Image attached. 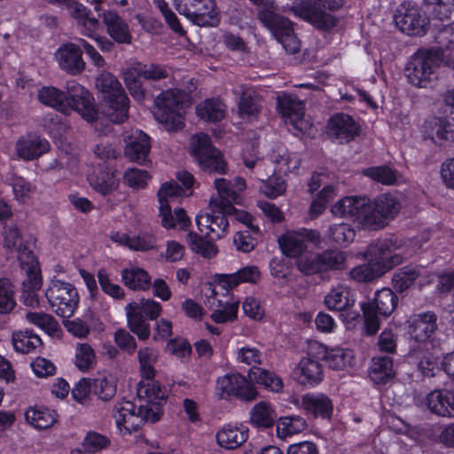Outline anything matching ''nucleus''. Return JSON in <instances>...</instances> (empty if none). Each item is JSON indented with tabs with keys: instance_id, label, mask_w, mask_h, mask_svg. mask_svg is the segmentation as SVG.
I'll use <instances>...</instances> for the list:
<instances>
[{
	"instance_id": "obj_20",
	"label": "nucleus",
	"mask_w": 454,
	"mask_h": 454,
	"mask_svg": "<svg viewBox=\"0 0 454 454\" xmlns=\"http://www.w3.org/2000/svg\"><path fill=\"white\" fill-rule=\"evenodd\" d=\"M440 346L434 349L430 346L413 345L409 352V359L416 363L421 373L427 377L434 375V371L438 369L440 357Z\"/></svg>"
},
{
	"instance_id": "obj_3",
	"label": "nucleus",
	"mask_w": 454,
	"mask_h": 454,
	"mask_svg": "<svg viewBox=\"0 0 454 454\" xmlns=\"http://www.w3.org/2000/svg\"><path fill=\"white\" fill-rule=\"evenodd\" d=\"M342 5L343 0H294L291 9L317 28L330 30L336 26L337 20L324 10L335 11Z\"/></svg>"
},
{
	"instance_id": "obj_64",
	"label": "nucleus",
	"mask_w": 454,
	"mask_h": 454,
	"mask_svg": "<svg viewBox=\"0 0 454 454\" xmlns=\"http://www.w3.org/2000/svg\"><path fill=\"white\" fill-rule=\"evenodd\" d=\"M325 360L330 368L343 370L351 364L353 355L348 349H333L326 355Z\"/></svg>"
},
{
	"instance_id": "obj_26",
	"label": "nucleus",
	"mask_w": 454,
	"mask_h": 454,
	"mask_svg": "<svg viewBox=\"0 0 454 454\" xmlns=\"http://www.w3.org/2000/svg\"><path fill=\"white\" fill-rule=\"evenodd\" d=\"M260 270L256 266H246L232 274L218 275L216 286L224 294L241 283L255 284L260 279Z\"/></svg>"
},
{
	"instance_id": "obj_54",
	"label": "nucleus",
	"mask_w": 454,
	"mask_h": 454,
	"mask_svg": "<svg viewBox=\"0 0 454 454\" xmlns=\"http://www.w3.org/2000/svg\"><path fill=\"white\" fill-rule=\"evenodd\" d=\"M307 427L306 420L300 416L280 418L277 424V434L280 438L299 434Z\"/></svg>"
},
{
	"instance_id": "obj_2",
	"label": "nucleus",
	"mask_w": 454,
	"mask_h": 454,
	"mask_svg": "<svg viewBox=\"0 0 454 454\" xmlns=\"http://www.w3.org/2000/svg\"><path fill=\"white\" fill-rule=\"evenodd\" d=\"M398 298L389 288H382L375 293L374 298L361 304L364 332L373 335L380 330L381 320L389 317L395 309Z\"/></svg>"
},
{
	"instance_id": "obj_23",
	"label": "nucleus",
	"mask_w": 454,
	"mask_h": 454,
	"mask_svg": "<svg viewBox=\"0 0 454 454\" xmlns=\"http://www.w3.org/2000/svg\"><path fill=\"white\" fill-rule=\"evenodd\" d=\"M294 379L301 385L314 386L323 380V367L320 362L312 357H303L293 370Z\"/></svg>"
},
{
	"instance_id": "obj_32",
	"label": "nucleus",
	"mask_w": 454,
	"mask_h": 454,
	"mask_svg": "<svg viewBox=\"0 0 454 454\" xmlns=\"http://www.w3.org/2000/svg\"><path fill=\"white\" fill-rule=\"evenodd\" d=\"M428 409L442 417H454V392L450 390H435L427 396Z\"/></svg>"
},
{
	"instance_id": "obj_48",
	"label": "nucleus",
	"mask_w": 454,
	"mask_h": 454,
	"mask_svg": "<svg viewBox=\"0 0 454 454\" xmlns=\"http://www.w3.org/2000/svg\"><path fill=\"white\" fill-rule=\"evenodd\" d=\"M226 106L219 98H209L196 107L197 115L207 121L216 122L223 119Z\"/></svg>"
},
{
	"instance_id": "obj_52",
	"label": "nucleus",
	"mask_w": 454,
	"mask_h": 454,
	"mask_svg": "<svg viewBox=\"0 0 454 454\" xmlns=\"http://www.w3.org/2000/svg\"><path fill=\"white\" fill-rule=\"evenodd\" d=\"M321 273L340 270L345 268L346 254L337 249H328L317 254Z\"/></svg>"
},
{
	"instance_id": "obj_44",
	"label": "nucleus",
	"mask_w": 454,
	"mask_h": 454,
	"mask_svg": "<svg viewBox=\"0 0 454 454\" xmlns=\"http://www.w3.org/2000/svg\"><path fill=\"white\" fill-rule=\"evenodd\" d=\"M159 350L152 347H144L137 351L139 372L145 380H153L157 371L155 365L159 359Z\"/></svg>"
},
{
	"instance_id": "obj_22",
	"label": "nucleus",
	"mask_w": 454,
	"mask_h": 454,
	"mask_svg": "<svg viewBox=\"0 0 454 454\" xmlns=\"http://www.w3.org/2000/svg\"><path fill=\"white\" fill-rule=\"evenodd\" d=\"M64 6L70 16L76 20L77 25L81 27L82 34L93 38L100 24L98 19L90 17V11L76 0H67Z\"/></svg>"
},
{
	"instance_id": "obj_36",
	"label": "nucleus",
	"mask_w": 454,
	"mask_h": 454,
	"mask_svg": "<svg viewBox=\"0 0 454 454\" xmlns=\"http://www.w3.org/2000/svg\"><path fill=\"white\" fill-rule=\"evenodd\" d=\"M128 327L140 340H146L151 335L150 325L139 311L137 302H130L125 307Z\"/></svg>"
},
{
	"instance_id": "obj_56",
	"label": "nucleus",
	"mask_w": 454,
	"mask_h": 454,
	"mask_svg": "<svg viewBox=\"0 0 454 454\" xmlns=\"http://www.w3.org/2000/svg\"><path fill=\"white\" fill-rule=\"evenodd\" d=\"M384 269L368 260L367 263L353 268L350 272V278L357 282H371L382 275H384Z\"/></svg>"
},
{
	"instance_id": "obj_39",
	"label": "nucleus",
	"mask_w": 454,
	"mask_h": 454,
	"mask_svg": "<svg viewBox=\"0 0 454 454\" xmlns=\"http://www.w3.org/2000/svg\"><path fill=\"white\" fill-rule=\"evenodd\" d=\"M369 375L376 384L387 383L395 375L392 358L387 356L373 357Z\"/></svg>"
},
{
	"instance_id": "obj_25",
	"label": "nucleus",
	"mask_w": 454,
	"mask_h": 454,
	"mask_svg": "<svg viewBox=\"0 0 454 454\" xmlns=\"http://www.w3.org/2000/svg\"><path fill=\"white\" fill-rule=\"evenodd\" d=\"M220 291L215 286L214 288H209V294H207V304L214 310L211 318L217 324L233 321L237 317L239 304L219 300L217 295Z\"/></svg>"
},
{
	"instance_id": "obj_1",
	"label": "nucleus",
	"mask_w": 454,
	"mask_h": 454,
	"mask_svg": "<svg viewBox=\"0 0 454 454\" xmlns=\"http://www.w3.org/2000/svg\"><path fill=\"white\" fill-rule=\"evenodd\" d=\"M96 86L103 94L104 114L114 123L128 119L129 98L121 82L108 72H102L97 78Z\"/></svg>"
},
{
	"instance_id": "obj_59",
	"label": "nucleus",
	"mask_w": 454,
	"mask_h": 454,
	"mask_svg": "<svg viewBox=\"0 0 454 454\" xmlns=\"http://www.w3.org/2000/svg\"><path fill=\"white\" fill-rule=\"evenodd\" d=\"M363 174L385 185H392L396 182V172L387 166L371 167L364 169Z\"/></svg>"
},
{
	"instance_id": "obj_62",
	"label": "nucleus",
	"mask_w": 454,
	"mask_h": 454,
	"mask_svg": "<svg viewBox=\"0 0 454 454\" xmlns=\"http://www.w3.org/2000/svg\"><path fill=\"white\" fill-rule=\"evenodd\" d=\"M10 184L12 187L14 198L20 203H26L35 191V186L22 176H13Z\"/></svg>"
},
{
	"instance_id": "obj_14",
	"label": "nucleus",
	"mask_w": 454,
	"mask_h": 454,
	"mask_svg": "<svg viewBox=\"0 0 454 454\" xmlns=\"http://www.w3.org/2000/svg\"><path fill=\"white\" fill-rule=\"evenodd\" d=\"M66 90L67 114L70 110H74L87 121H95L98 113L93 104V97L90 91L75 81L67 82Z\"/></svg>"
},
{
	"instance_id": "obj_41",
	"label": "nucleus",
	"mask_w": 454,
	"mask_h": 454,
	"mask_svg": "<svg viewBox=\"0 0 454 454\" xmlns=\"http://www.w3.org/2000/svg\"><path fill=\"white\" fill-rule=\"evenodd\" d=\"M121 281L131 290H146L151 286V277L144 269L130 266L121 271Z\"/></svg>"
},
{
	"instance_id": "obj_17",
	"label": "nucleus",
	"mask_w": 454,
	"mask_h": 454,
	"mask_svg": "<svg viewBox=\"0 0 454 454\" xmlns=\"http://www.w3.org/2000/svg\"><path fill=\"white\" fill-rule=\"evenodd\" d=\"M231 214L210 205V212H200L196 216L197 225L200 231L210 239H222L227 234L229 227L227 216Z\"/></svg>"
},
{
	"instance_id": "obj_13",
	"label": "nucleus",
	"mask_w": 454,
	"mask_h": 454,
	"mask_svg": "<svg viewBox=\"0 0 454 454\" xmlns=\"http://www.w3.org/2000/svg\"><path fill=\"white\" fill-rule=\"evenodd\" d=\"M438 329L437 316L433 311L415 314L409 320V333L417 342L415 345H426L434 349L440 341L435 337Z\"/></svg>"
},
{
	"instance_id": "obj_58",
	"label": "nucleus",
	"mask_w": 454,
	"mask_h": 454,
	"mask_svg": "<svg viewBox=\"0 0 454 454\" xmlns=\"http://www.w3.org/2000/svg\"><path fill=\"white\" fill-rule=\"evenodd\" d=\"M16 306L15 290L8 278H0V314L10 313Z\"/></svg>"
},
{
	"instance_id": "obj_46",
	"label": "nucleus",
	"mask_w": 454,
	"mask_h": 454,
	"mask_svg": "<svg viewBox=\"0 0 454 454\" xmlns=\"http://www.w3.org/2000/svg\"><path fill=\"white\" fill-rule=\"evenodd\" d=\"M92 188L103 196L116 191L120 184V178L114 170H101L90 180Z\"/></svg>"
},
{
	"instance_id": "obj_60",
	"label": "nucleus",
	"mask_w": 454,
	"mask_h": 454,
	"mask_svg": "<svg viewBox=\"0 0 454 454\" xmlns=\"http://www.w3.org/2000/svg\"><path fill=\"white\" fill-rule=\"evenodd\" d=\"M187 240L192 250L203 257L211 258L217 253L216 247L211 241L205 240L196 233L190 232L187 236Z\"/></svg>"
},
{
	"instance_id": "obj_18",
	"label": "nucleus",
	"mask_w": 454,
	"mask_h": 454,
	"mask_svg": "<svg viewBox=\"0 0 454 454\" xmlns=\"http://www.w3.org/2000/svg\"><path fill=\"white\" fill-rule=\"evenodd\" d=\"M360 131L356 121L348 114L338 113L330 117L327 121L326 134L330 139L340 144L353 140Z\"/></svg>"
},
{
	"instance_id": "obj_4",
	"label": "nucleus",
	"mask_w": 454,
	"mask_h": 454,
	"mask_svg": "<svg viewBox=\"0 0 454 454\" xmlns=\"http://www.w3.org/2000/svg\"><path fill=\"white\" fill-rule=\"evenodd\" d=\"M186 94L180 90H168L160 93L155 99L154 116L168 130L184 127L181 112Z\"/></svg>"
},
{
	"instance_id": "obj_38",
	"label": "nucleus",
	"mask_w": 454,
	"mask_h": 454,
	"mask_svg": "<svg viewBox=\"0 0 454 454\" xmlns=\"http://www.w3.org/2000/svg\"><path fill=\"white\" fill-rule=\"evenodd\" d=\"M425 128L440 142H454V117H433L426 121Z\"/></svg>"
},
{
	"instance_id": "obj_5",
	"label": "nucleus",
	"mask_w": 454,
	"mask_h": 454,
	"mask_svg": "<svg viewBox=\"0 0 454 454\" xmlns=\"http://www.w3.org/2000/svg\"><path fill=\"white\" fill-rule=\"evenodd\" d=\"M45 296L52 310L64 318L71 317L78 307V291L69 282L52 279L45 291Z\"/></svg>"
},
{
	"instance_id": "obj_40",
	"label": "nucleus",
	"mask_w": 454,
	"mask_h": 454,
	"mask_svg": "<svg viewBox=\"0 0 454 454\" xmlns=\"http://www.w3.org/2000/svg\"><path fill=\"white\" fill-rule=\"evenodd\" d=\"M111 239L113 241L126 246L135 251L150 250L154 247L156 243L154 236L148 233L130 237L126 233L115 232L112 234Z\"/></svg>"
},
{
	"instance_id": "obj_30",
	"label": "nucleus",
	"mask_w": 454,
	"mask_h": 454,
	"mask_svg": "<svg viewBox=\"0 0 454 454\" xmlns=\"http://www.w3.org/2000/svg\"><path fill=\"white\" fill-rule=\"evenodd\" d=\"M301 407L314 418H330L333 411L332 400L323 393H308L301 396Z\"/></svg>"
},
{
	"instance_id": "obj_47",
	"label": "nucleus",
	"mask_w": 454,
	"mask_h": 454,
	"mask_svg": "<svg viewBox=\"0 0 454 454\" xmlns=\"http://www.w3.org/2000/svg\"><path fill=\"white\" fill-rule=\"evenodd\" d=\"M38 100L44 106L67 114L66 92L53 86H44L38 90Z\"/></svg>"
},
{
	"instance_id": "obj_8",
	"label": "nucleus",
	"mask_w": 454,
	"mask_h": 454,
	"mask_svg": "<svg viewBox=\"0 0 454 454\" xmlns=\"http://www.w3.org/2000/svg\"><path fill=\"white\" fill-rule=\"evenodd\" d=\"M176 11L200 27H215L220 22L214 0H176Z\"/></svg>"
},
{
	"instance_id": "obj_19",
	"label": "nucleus",
	"mask_w": 454,
	"mask_h": 454,
	"mask_svg": "<svg viewBox=\"0 0 454 454\" xmlns=\"http://www.w3.org/2000/svg\"><path fill=\"white\" fill-rule=\"evenodd\" d=\"M55 56L60 68L69 74L76 75L85 69L86 64L82 59V51L75 43H67L61 45Z\"/></svg>"
},
{
	"instance_id": "obj_37",
	"label": "nucleus",
	"mask_w": 454,
	"mask_h": 454,
	"mask_svg": "<svg viewBox=\"0 0 454 454\" xmlns=\"http://www.w3.org/2000/svg\"><path fill=\"white\" fill-rule=\"evenodd\" d=\"M356 302L352 291L345 286H338L325 295V304L331 310L344 311Z\"/></svg>"
},
{
	"instance_id": "obj_34",
	"label": "nucleus",
	"mask_w": 454,
	"mask_h": 454,
	"mask_svg": "<svg viewBox=\"0 0 454 454\" xmlns=\"http://www.w3.org/2000/svg\"><path fill=\"white\" fill-rule=\"evenodd\" d=\"M366 200L361 197H346L332 207V213L337 216L356 217L364 224Z\"/></svg>"
},
{
	"instance_id": "obj_9",
	"label": "nucleus",
	"mask_w": 454,
	"mask_h": 454,
	"mask_svg": "<svg viewBox=\"0 0 454 454\" xmlns=\"http://www.w3.org/2000/svg\"><path fill=\"white\" fill-rule=\"evenodd\" d=\"M151 415L147 414L143 405L122 400L114 405L113 416L121 432L131 434L137 432L145 422H151V418L157 411L151 410Z\"/></svg>"
},
{
	"instance_id": "obj_35",
	"label": "nucleus",
	"mask_w": 454,
	"mask_h": 454,
	"mask_svg": "<svg viewBox=\"0 0 454 454\" xmlns=\"http://www.w3.org/2000/svg\"><path fill=\"white\" fill-rule=\"evenodd\" d=\"M15 251L18 252V260L22 270L30 280V286L32 288H40V269L33 252L24 245H20Z\"/></svg>"
},
{
	"instance_id": "obj_21",
	"label": "nucleus",
	"mask_w": 454,
	"mask_h": 454,
	"mask_svg": "<svg viewBox=\"0 0 454 454\" xmlns=\"http://www.w3.org/2000/svg\"><path fill=\"white\" fill-rule=\"evenodd\" d=\"M278 112L295 130L302 131L304 129V106L301 101L290 95H281L277 98Z\"/></svg>"
},
{
	"instance_id": "obj_42",
	"label": "nucleus",
	"mask_w": 454,
	"mask_h": 454,
	"mask_svg": "<svg viewBox=\"0 0 454 454\" xmlns=\"http://www.w3.org/2000/svg\"><path fill=\"white\" fill-rule=\"evenodd\" d=\"M12 342L14 349L21 354L36 351L43 345L41 338L28 330L14 331L12 335Z\"/></svg>"
},
{
	"instance_id": "obj_24",
	"label": "nucleus",
	"mask_w": 454,
	"mask_h": 454,
	"mask_svg": "<svg viewBox=\"0 0 454 454\" xmlns=\"http://www.w3.org/2000/svg\"><path fill=\"white\" fill-rule=\"evenodd\" d=\"M15 148L20 158L24 160H34L49 152L51 145L43 137L35 134H28L17 141Z\"/></svg>"
},
{
	"instance_id": "obj_61",
	"label": "nucleus",
	"mask_w": 454,
	"mask_h": 454,
	"mask_svg": "<svg viewBox=\"0 0 454 454\" xmlns=\"http://www.w3.org/2000/svg\"><path fill=\"white\" fill-rule=\"evenodd\" d=\"M329 239L340 246H347L355 238V231L347 223L333 224L328 231Z\"/></svg>"
},
{
	"instance_id": "obj_11",
	"label": "nucleus",
	"mask_w": 454,
	"mask_h": 454,
	"mask_svg": "<svg viewBox=\"0 0 454 454\" xmlns=\"http://www.w3.org/2000/svg\"><path fill=\"white\" fill-rule=\"evenodd\" d=\"M403 244L397 239H379L372 243L366 251L367 260L379 266H384V274L403 262Z\"/></svg>"
},
{
	"instance_id": "obj_45",
	"label": "nucleus",
	"mask_w": 454,
	"mask_h": 454,
	"mask_svg": "<svg viewBox=\"0 0 454 454\" xmlns=\"http://www.w3.org/2000/svg\"><path fill=\"white\" fill-rule=\"evenodd\" d=\"M278 244L284 254L289 257H300L307 249L304 238L299 231H287L278 238Z\"/></svg>"
},
{
	"instance_id": "obj_53",
	"label": "nucleus",
	"mask_w": 454,
	"mask_h": 454,
	"mask_svg": "<svg viewBox=\"0 0 454 454\" xmlns=\"http://www.w3.org/2000/svg\"><path fill=\"white\" fill-rule=\"evenodd\" d=\"M420 268L418 266H405L398 270L393 276V287L402 293L407 290L420 275Z\"/></svg>"
},
{
	"instance_id": "obj_15",
	"label": "nucleus",
	"mask_w": 454,
	"mask_h": 454,
	"mask_svg": "<svg viewBox=\"0 0 454 454\" xmlns=\"http://www.w3.org/2000/svg\"><path fill=\"white\" fill-rule=\"evenodd\" d=\"M216 389L223 399L235 396L242 401L255 400L258 392L254 386L241 374H227L216 381Z\"/></svg>"
},
{
	"instance_id": "obj_29",
	"label": "nucleus",
	"mask_w": 454,
	"mask_h": 454,
	"mask_svg": "<svg viewBox=\"0 0 454 454\" xmlns=\"http://www.w3.org/2000/svg\"><path fill=\"white\" fill-rule=\"evenodd\" d=\"M108 35L117 43H130L131 35L128 24L114 11H104L98 14Z\"/></svg>"
},
{
	"instance_id": "obj_12",
	"label": "nucleus",
	"mask_w": 454,
	"mask_h": 454,
	"mask_svg": "<svg viewBox=\"0 0 454 454\" xmlns=\"http://www.w3.org/2000/svg\"><path fill=\"white\" fill-rule=\"evenodd\" d=\"M394 20L396 27L408 35H425L429 24L425 12L411 2H405L396 9Z\"/></svg>"
},
{
	"instance_id": "obj_33",
	"label": "nucleus",
	"mask_w": 454,
	"mask_h": 454,
	"mask_svg": "<svg viewBox=\"0 0 454 454\" xmlns=\"http://www.w3.org/2000/svg\"><path fill=\"white\" fill-rule=\"evenodd\" d=\"M248 437V428L244 425L228 424L223 427L216 434V440L220 446L225 449H236L242 445Z\"/></svg>"
},
{
	"instance_id": "obj_51",
	"label": "nucleus",
	"mask_w": 454,
	"mask_h": 454,
	"mask_svg": "<svg viewBox=\"0 0 454 454\" xmlns=\"http://www.w3.org/2000/svg\"><path fill=\"white\" fill-rule=\"evenodd\" d=\"M249 377L251 380L264 386L271 391L279 392L283 388L281 379L268 370L253 366L249 371Z\"/></svg>"
},
{
	"instance_id": "obj_16",
	"label": "nucleus",
	"mask_w": 454,
	"mask_h": 454,
	"mask_svg": "<svg viewBox=\"0 0 454 454\" xmlns=\"http://www.w3.org/2000/svg\"><path fill=\"white\" fill-rule=\"evenodd\" d=\"M139 382L137 389V399L140 405H143L145 411L151 415V410L157 411L151 422L154 423L160 419L161 404L167 398V390L160 384L153 380H146Z\"/></svg>"
},
{
	"instance_id": "obj_7",
	"label": "nucleus",
	"mask_w": 454,
	"mask_h": 454,
	"mask_svg": "<svg viewBox=\"0 0 454 454\" xmlns=\"http://www.w3.org/2000/svg\"><path fill=\"white\" fill-rule=\"evenodd\" d=\"M398 200L390 194H381L365 206L364 225L373 229L384 228L400 210Z\"/></svg>"
},
{
	"instance_id": "obj_50",
	"label": "nucleus",
	"mask_w": 454,
	"mask_h": 454,
	"mask_svg": "<svg viewBox=\"0 0 454 454\" xmlns=\"http://www.w3.org/2000/svg\"><path fill=\"white\" fill-rule=\"evenodd\" d=\"M25 417L27 421L37 429H46L53 426L57 421L56 413L49 409L29 408Z\"/></svg>"
},
{
	"instance_id": "obj_57",
	"label": "nucleus",
	"mask_w": 454,
	"mask_h": 454,
	"mask_svg": "<svg viewBox=\"0 0 454 454\" xmlns=\"http://www.w3.org/2000/svg\"><path fill=\"white\" fill-rule=\"evenodd\" d=\"M74 364L82 372H88L94 367L96 364V354L90 344L77 343Z\"/></svg>"
},
{
	"instance_id": "obj_63",
	"label": "nucleus",
	"mask_w": 454,
	"mask_h": 454,
	"mask_svg": "<svg viewBox=\"0 0 454 454\" xmlns=\"http://www.w3.org/2000/svg\"><path fill=\"white\" fill-rule=\"evenodd\" d=\"M184 193V190L176 182L164 183L158 192L160 206L176 202Z\"/></svg>"
},
{
	"instance_id": "obj_55",
	"label": "nucleus",
	"mask_w": 454,
	"mask_h": 454,
	"mask_svg": "<svg viewBox=\"0 0 454 454\" xmlns=\"http://www.w3.org/2000/svg\"><path fill=\"white\" fill-rule=\"evenodd\" d=\"M262 107L260 97L252 90H246L239 102V112L242 117L256 116Z\"/></svg>"
},
{
	"instance_id": "obj_27",
	"label": "nucleus",
	"mask_w": 454,
	"mask_h": 454,
	"mask_svg": "<svg viewBox=\"0 0 454 454\" xmlns=\"http://www.w3.org/2000/svg\"><path fill=\"white\" fill-rule=\"evenodd\" d=\"M259 20L270 31L275 38L291 33L292 22L286 17L276 12L274 1L272 6L260 9L257 13Z\"/></svg>"
},
{
	"instance_id": "obj_28",
	"label": "nucleus",
	"mask_w": 454,
	"mask_h": 454,
	"mask_svg": "<svg viewBox=\"0 0 454 454\" xmlns=\"http://www.w3.org/2000/svg\"><path fill=\"white\" fill-rule=\"evenodd\" d=\"M151 149L150 137L142 130L136 129L128 137L125 155L138 164L145 163Z\"/></svg>"
},
{
	"instance_id": "obj_6",
	"label": "nucleus",
	"mask_w": 454,
	"mask_h": 454,
	"mask_svg": "<svg viewBox=\"0 0 454 454\" xmlns=\"http://www.w3.org/2000/svg\"><path fill=\"white\" fill-rule=\"evenodd\" d=\"M439 59L431 50H420L407 63L405 72L409 82L416 87L427 88L436 78L434 71Z\"/></svg>"
},
{
	"instance_id": "obj_31",
	"label": "nucleus",
	"mask_w": 454,
	"mask_h": 454,
	"mask_svg": "<svg viewBox=\"0 0 454 454\" xmlns=\"http://www.w3.org/2000/svg\"><path fill=\"white\" fill-rule=\"evenodd\" d=\"M214 184L218 196L211 199L210 205H214L217 208H222L226 213L234 212L235 207L233 204L239 203V195L237 191L233 189L232 182L225 178H216Z\"/></svg>"
},
{
	"instance_id": "obj_49",
	"label": "nucleus",
	"mask_w": 454,
	"mask_h": 454,
	"mask_svg": "<svg viewBox=\"0 0 454 454\" xmlns=\"http://www.w3.org/2000/svg\"><path fill=\"white\" fill-rule=\"evenodd\" d=\"M160 216L162 226L167 229L176 227L185 229L190 224V219L181 207H176L172 212L170 205L160 206Z\"/></svg>"
},
{
	"instance_id": "obj_10",
	"label": "nucleus",
	"mask_w": 454,
	"mask_h": 454,
	"mask_svg": "<svg viewBox=\"0 0 454 454\" xmlns=\"http://www.w3.org/2000/svg\"><path fill=\"white\" fill-rule=\"evenodd\" d=\"M191 146L200 166L209 173H226V162L220 151L211 145L210 137L203 133L191 137Z\"/></svg>"
},
{
	"instance_id": "obj_43",
	"label": "nucleus",
	"mask_w": 454,
	"mask_h": 454,
	"mask_svg": "<svg viewBox=\"0 0 454 454\" xmlns=\"http://www.w3.org/2000/svg\"><path fill=\"white\" fill-rule=\"evenodd\" d=\"M277 419V413L271 404L262 401L250 411V422L256 427L270 428Z\"/></svg>"
}]
</instances>
